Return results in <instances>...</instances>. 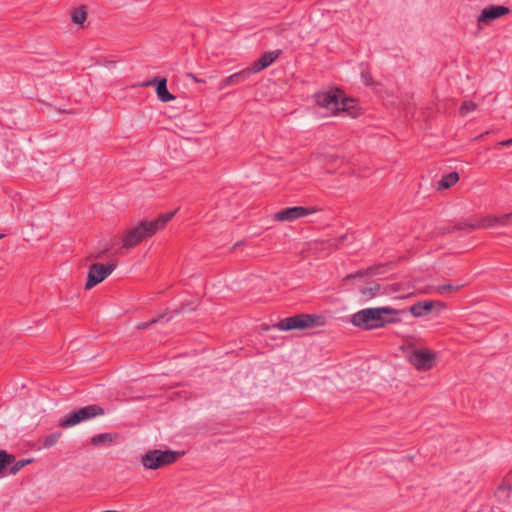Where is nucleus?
Listing matches in <instances>:
<instances>
[{"instance_id": "obj_1", "label": "nucleus", "mask_w": 512, "mask_h": 512, "mask_svg": "<svg viewBox=\"0 0 512 512\" xmlns=\"http://www.w3.org/2000/svg\"><path fill=\"white\" fill-rule=\"evenodd\" d=\"M175 211L161 213L156 219L141 220L132 228L125 230L122 235H111L104 239L103 249L89 256H115L118 253H128L143 241L152 238L157 231L163 229L174 217Z\"/></svg>"}, {"instance_id": "obj_2", "label": "nucleus", "mask_w": 512, "mask_h": 512, "mask_svg": "<svg viewBox=\"0 0 512 512\" xmlns=\"http://www.w3.org/2000/svg\"><path fill=\"white\" fill-rule=\"evenodd\" d=\"M402 311L391 307L365 308L351 316V323L363 330H375L401 321Z\"/></svg>"}, {"instance_id": "obj_3", "label": "nucleus", "mask_w": 512, "mask_h": 512, "mask_svg": "<svg viewBox=\"0 0 512 512\" xmlns=\"http://www.w3.org/2000/svg\"><path fill=\"white\" fill-rule=\"evenodd\" d=\"M512 223V213L503 214L500 216H488L482 219H463L456 223H449L439 228L441 234H450L455 232H462L469 234L476 229L489 228L496 225L504 226Z\"/></svg>"}, {"instance_id": "obj_4", "label": "nucleus", "mask_w": 512, "mask_h": 512, "mask_svg": "<svg viewBox=\"0 0 512 512\" xmlns=\"http://www.w3.org/2000/svg\"><path fill=\"white\" fill-rule=\"evenodd\" d=\"M105 414L104 409L99 405H88L85 407H81L75 409L68 413L65 417H63L59 426L61 428L67 429L73 427L81 422L88 421L98 416H102Z\"/></svg>"}, {"instance_id": "obj_5", "label": "nucleus", "mask_w": 512, "mask_h": 512, "mask_svg": "<svg viewBox=\"0 0 512 512\" xmlns=\"http://www.w3.org/2000/svg\"><path fill=\"white\" fill-rule=\"evenodd\" d=\"M179 456L177 451L155 449L142 455L141 463L146 469L156 470L176 462Z\"/></svg>"}, {"instance_id": "obj_6", "label": "nucleus", "mask_w": 512, "mask_h": 512, "mask_svg": "<svg viewBox=\"0 0 512 512\" xmlns=\"http://www.w3.org/2000/svg\"><path fill=\"white\" fill-rule=\"evenodd\" d=\"M118 266V262L111 259L107 263H92L88 267L85 289L90 290L104 281Z\"/></svg>"}, {"instance_id": "obj_7", "label": "nucleus", "mask_w": 512, "mask_h": 512, "mask_svg": "<svg viewBox=\"0 0 512 512\" xmlns=\"http://www.w3.org/2000/svg\"><path fill=\"white\" fill-rule=\"evenodd\" d=\"M342 95L343 89L340 87H331L327 91L316 92L313 97L319 107L330 110L331 114L336 116L339 115V102Z\"/></svg>"}, {"instance_id": "obj_8", "label": "nucleus", "mask_w": 512, "mask_h": 512, "mask_svg": "<svg viewBox=\"0 0 512 512\" xmlns=\"http://www.w3.org/2000/svg\"><path fill=\"white\" fill-rule=\"evenodd\" d=\"M319 319V316L311 314H298L281 319L274 325V328L281 331H290L295 329L304 330L314 326Z\"/></svg>"}, {"instance_id": "obj_9", "label": "nucleus", "mask_w": 512, "mask_h": 512, "mask_svg": "<svg viewBox=\"0 0 512 512\" xmlns=\"http://www.w3.org/2000/svg\"><path fill=\"white\" fill-rule=\"evenodd\" d=\"M321 209L316 207L291 206L279 210L274 214V220L279 222L294 221L299 218L311 215Z\"/></svg>"}, {"instance_id": "obj_10", "label": "nucleus", "mask_w": 512, "mask_h": 512, "mask_svg": "<svg viewBox=\"0 0 512 512\" xmlns=\"http://www.w3.org/2000/svg\"><path fill=\"white\" fill-rule=\"evenodd\" d=\"M436 356L428 349H415L409 355L410 363L418 370H429L433 367Z\"/></svg>"}, {"instance_id": "obj_11", "label": "nucleus", "mask_w": 512, "mask_h": 512, "mask_svg": "<svg viewBox=\"0 0 512 512\" xmlns=\"http://www.w3.org/2000/svg\"><path fill=\"white\" fill-rule=\"evenodd\" d=\"M510 13L509 7L505 5H490L482 9L477 18L478 26L489 25L491 22Z\"/></svg>"}, {"instance_id": "obj_12", "label": "nucleus", "mask_w": 512, "mask_h": 512, "mask_svg": "<svg viewBox=\"0 0 512 512\" xmlns=\"http://www.w3.org/2000/svg\"><path fill=\"white\" fill-rule=\"evenodd\" d=\"M167 78L156 76L151 80H148L141 84L143 87L153 86L155 87L157 97L162 102H169L175 99V96L171 94L167 87Z\"/></svg>"}, {"instance_id": "obj_13", "label": "nucleus", "mask_w": 512, "mask_h": 512, "mask_svg": "<svg viewBox=\"0 0 512 512\" xmlns=\"http://www.w3.org/2000/svg\"><path fill=\"white\" fill-rule=\"evenodd\" d=\"M436 308L438 312H441L445 308V304L440 301H418L410 306V313L414 317H422L427 315L433 308Z\"/></svg>"}, {"instance_id": "obj_14", "label": "nucleus", "mask_w": 512, "mask_h": 512, "mask_svg": "<svg viewBox=\"0 0 512 512\" xmlns=\"http://www.w3.org/2000/svg\"><path fill=\"white\" fill-rule=\"evenodd\" d=\"M281 54V49L265 52L259 59L253 62L250 68L253 73H258L272 65L281 56Z\"/></svg>"}, {"instance_id": "obj_15", "label": "nucleus", "mask_w": 512, "mask_h": 512, "mask_svg": "<svg viewBox=\"0 0 512 512\" xmlns=\"http://www.w3.org/2000/svg\"><path fill=\"white\" fill-rule=\"evenodd\" d=\"M339 103V114L345 112L352 118H357L363 114L362 108L357 104V100L347 96L344 91Z\"/></svg>"}, {"instance_id": "obj_16", "label": "nucleus", "mask_w": 512, "mask_h": 512, "mask_svg": "<svg viewBox=\"0 0 512 512\" xmlns=\"http://www.w3.org/2000/svg\"><path fill=\"white\" fill-rule=\"evenodd\" d=\"M343 239L344 237L339 239L316 241L313 246H311L310 250H312L314 253H323L325 256H329L333 253V249L338 247V245L343 242Z\"/></svg>"}, {"instance_id": "obj_17", "label": "nucleus", "mask_w": 512, "mask_h": 512, "mask_svg": "<svg viewBox=\"0 0 512 512\" xmlns=\"http://www.w3.org/2000/svg\"><path fill=\"white\" fill-rule=\"evenodd\" d=\"M253 74V71L250 67L245 68L239 72H236L226 78H224L221 81V88H225L227 86L231 85H237L240 83L245 82L251 75Z\"/></svg>"}, {"instance_id": "obj_18", "label": "nucleus", "mask_w": 512, "mask_h": 512, "mask_svg": "<svg viewBox=\"0 0 512 512\" xmlns=\"http://www.w3.org/2000/svg\"><path fill=\"white\" fill-rule=\"evenodd\" d=\"M118 438V434L114 433H101L94 435L91 438V444L95 447L103 446V445H112L115 439Z\"/></svg>"}, {"instance_id": "obj_19", "label": "nucleus", "mask_w": 512, "mask_h": 512, "mask_svg": "<svg viewBox=\"0 0 512 512\" xmlns=\"http://www.w3.org/2000/svg\"><path fill=\"white\" fill-rule=\"evenodd\" d=\"M459 178H460L459 173L456 171H452L448 174H445L438 181L437 189L438 190L449 189L459 181Z\"/></svg>"}, {"instance_id": "obj_20", "label": "nucleus", "mask_w": 512, "mask_h": 512, "mask_svg": "<svg viewBox=\"0 0 512 512\" xmlns=\"http://www.w3.org/2000/svg\"><path fill=\"white\" fill-rule=\"evenodd\" d=\"M512 492V484L502 483L496 490L495 496L501 502H507L510 498V494Z\"/></svg>"}, {"instance_id": "obj_21", "label": "nucleus", "mask_w": 512, "mask_h": 512, "mask_svg": "<svg viewBox=\"0 0 512 512\" xmlns=\"http://www.w3.org/2000/svg\"><path fill=\"white\" fill-rule=\"evenodd\" d=\"M87 18V11L84 6L74 9L71 13V21L74 24L82 25Z\"/></svg>"}, {"instance_id": "obj_22", "label": "nucleus", "mask_w": 512, "mask_h": 512, "mask_svg": "<svg viewBox=\"0 0 512 512\" xmlns=\"http://www.w3.org/2000/svg\"><path fill=\"white\" fill-rule=\"evenodd\" d=\"M15 461V457L12 454H8L4 450H0V474H3L7 467H9Z\"/></svg>"}, {"instance_id": "obj_23", "label": "nucleus", "mask_w": 512, "mask_h": 512, "mask_svg": "<svg viewBox=\"0 0 512 512\" xmlns=\"http://www.w3.org/2000/svg\"><path fill=\"white\" fill-rule=\"evenodd\" d=\"M380 291V286L378 284H373L371 286L362 287L360 289L361 295L365 299H371L376 296Z\"/></svg>"}, {"instance_id": "obj_24", "label": "nucleus", "mask_w": 512, "mask_h": 512, "mask_svg": "<svg viewBox=\"0 0 512 512\" xmlns=\"http://www.w3.org/2000/svg\"><path fill=\"white\" fill-rule=\"evenodd\" d=\"M463 286H464V284H456V285H453V284H444V285H439V286L436 288V291H437L439 294H446V293H451V292H457V291H459Z\"/></svg>"}, {"instance_id": "obj_25", "label": "nucleus", "mask_w": 512, "mask_h": 512, "mask_svg": "<svg viewBox=\"0 0 512 512\" xmlns=\"http://www.w3.org/2000/svg\"><path fill=\"white\" fill-rule=\"evenodd\" d=\"M62 434L60 432H54L48 436H46L43 440V447L44 448H51L53 447L61 438Z\"/></svg>"}, {"instance_id": "obj_26", "label": "nucleus", "mask_w": 512, "mask_h": 512, "mask_svg": "<svg viewBox=\"0 0 512 512\" xmlns=\"http://www.w3.org/2000/svg\"><path fill=\"white\" fill-rule=\"evenodd\" d=\"M477 107V104L473 101H464L459 108V113L461 116H466L469 112L474 111Z\"/></svg>"}, {"instance_id": "obj_27", "label": "nucleus", "mask_w": 512, "mask_h": 512, "mask_svg": "<svg viewBox=\"0 0 512 512\" xmlns=\"http://www.w3.org/2000/svg\"><path fill=\"white\" fill-rule=\"evenodd\" d=\"M361 79L365 86H373L376 84L371 73L368 70H363L361 72Z\"/></svg>"}, {"instance_id": "obj_28", "label": "nucleus", "mask_w": 512, "mask_h": 512, "mask_svg": "<svg viewBox=\"0 0 512 512\" xmlns=\"http://www.w3.org/2000/svg\"><path fill=\"white\" fill-rule=\"evenodd\" d=\"M10 466L11 467H10L9 473L12 475L17 474L23 468V466L21 464V460H18V461L15 460Z\"/></svg>"}, {"instance_id": "obj_29", "label": "nucleus", "mask_w": 512, "mask_h": 512, "mask_svg": "<svg viewBox=\"0 0 512 512\" xmlns=\"http://www.w3.org/2000/svg\"><path fill=\"white\" fill-rule=\"evenodd\" d=\"M164 318V315H160L158 318L151 320L150 322H143L138 325V329H146L150 325H153L160 321V319Z\"/></svg>"}, {"instance_id": "obj_30", "label": "nucleus", "mask_w": 512, "mask_h": 512, "mask_svg": "<svg viewBox=\"0 0 512 512\" xmlns=\"http://www.w3.org/2000/svg\"><path fill=\"white\" fill-rule=\"evenodd\" d=\"M501 146H511L512 145V138L503 140L499 143Z\"/></svg>"}, {"instance_id": "obj_31", "label": "nucleus", "mask_w": 512, "mask_h": 512, "mask_svg": "<svg viewBox=\"0 0 512 512\" xmlns=\"http://www.w3.org/2000/svg\"><path fill=\"white\" fill-rule=\"evenodd\" d=\"M187 76L194 80L195 82H203L202 80L198 79L194 74L188 73Z\"/></svg>"}, {"instance_id": "obj_32", "label": "nucleus", "mask_w": 512, "mask_h": 512, "mask_svg": "<svg viewBox=\"0 0 512 512\" xmlns=\"http://www.w3.org/2000/svg\"><path fill=\"white\" fill-rule=\"evenodd\" d=\"M33 460L32 459H21V464L23 467L30 464Z\"/></svg>"}, {"instance_id": "obj_33", "label": "nucleus", "mask_w": 512, "mask_h": 512, "mask_svg": "<svg viewBox=\"0 0 512 512\" xmlns=\"http://www.w3.org/2000/svg\"><path fill=\"white\" fill-rule=\"evenodd\" d=\"M240 244L237 243V244H234V246L232 247V250H235Z\"/></svg>"}, {"instance_id": "obj_34", "label": "nucleus", "mask_w": 512, "mask_h": 512, "mask_svg": "<svg viewBox=\"0 0 512 512\" xmlns=\"http://www.w3.org/2000/svg\"><path fill=\"white\" fill-rule=\"evenodd\" d=\"M4 237V234H0V239H2Z\"/></svg>"}]
</instances>
